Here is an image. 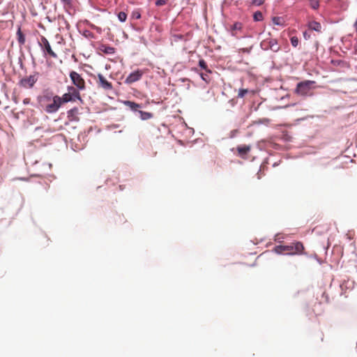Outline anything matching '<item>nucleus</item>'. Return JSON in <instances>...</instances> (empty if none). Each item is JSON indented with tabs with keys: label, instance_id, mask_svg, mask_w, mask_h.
<instances>
[{
	"label": "nucleus",
	"instance_id": "f257e3e1",
	"mask_svg": "<svg viewBox=\"0 0 357 357\" xmlns=\"http://www.w3.org/2000/svg\"><path fill=\"white\" fill-rule=\"evenodd\" d=\"M304 246L303 244L300 242H293L289 245H278L273 249L274 252L277 254L286 253L287 255H303L304 254Z\"/></svg>",
	"mask_w": 357,
	"mask_h": 357
},
{
	"label": "nucleus",
	"instance_id": "f03ea898",
	"mask_svg": "<svg viewBox=\"0 0 357 357\" xmlns=\"http://www.w3.org/2000/svg\"><path fill=\"white\" fill-rule=\"evenodd\" d=\"M68 93L60 96V102L61 105L68 102H75L77 100L82 101L80 93L75 89L74 86H68Z\"/></svg>",
	"mask_w": 357,
	"mask_h": 357
},
{
	"label": "nucleus",
	"instance_id": "7ed1b4c3",
	"mask_svg": "<svg viewBox=\"0 0 357 357\" xmlns=\"http://www.w3.org/2000/svg\"><path fill=\"white\" fill-rule=\"evenodd\" d=\"M69 77L71 79L73 86L77 89V91H84L86 89V82L84 78L76 71H70Z\"/></svg>",
	"mask_w": 357,
	"mask_h": 357
},
{
	"label": "nucleus",
	"instance_id": "20e7f679",
	"mask_svg": "<svg viewBox=\"0 0 357 357\" xmlns=\"http://www.w3.org/2000/svg\"><path fill=\"white\" fill-rule=\"evenodd\" d=\"M38 43L45 56H49L50 57L54 59L58 57L57 54L53 51L50 42L45 36H40V40H38Z\"/></svg>",
	"mask_w": 357,
	"mask_h": 357
},
{
	"label": "nucleus",
	"instance_id": "39448f33",
	"mask_svg": "<svg viewBox=\"0 0 357 357\" xmlns=\"http://www.w3.org/2000/svg\"><path fill=\"white\" fill-rule=\"evenodd\" d=\"M315 84L314 81L306 80L304 82H301L298 83L295 92L296 94L300 96H307L311 94V90L312 89V85Z\"/></svg>",
	"mask_w": 357,
	"mask_h": 357
},
{
	"label": "nucleus",
	"instance_id": "423d86ee",
	"mask_svg": "<svg viewBox=\"0 0 357 357\" xmlns=\"http://www.w3.org/2000/svg\"><path fill=\"white\" fill-rule=\"evenodd\" d=\"M261 47L264 50H271L274 52H277L280 50V47L278 43V40L275 38H268L263 40L261 42Z\"/></svg>",
	"mask_w": 357,
	"mask_h": 357
},
{
	"label": "nucleus",
	"instance_id": "0eeeda50",
	"mask_svg": "<svg viewBox=\"0 0 357 357\" xmlns=\"http://www.w3.org/2000/svg\"><path fill=\"white\" fill-rule=\"evenodd\" d=\"M52 100V102L47 104L45 107V112L50 114L56 112L61 106L59 96H54Z\"/></svg>",
	"mask_w": 357,
	"mask_h": 357
},
{
	"label": "nucleus",
	"instance_id": "6e6552de",
	"mask_svg": "<svg viewBox=\"0 0 357 357\" xmlns=\"http://www.w3.org/2000/svg\"><path fill=\"white\" fill-rule=\"evenodd\" d=\"M95 79L99 88L105 91H111L113 89L112 82H109L102 74L98 73Z\"/></svg>",
	"mask_w": 357,
	"mask_h": 357
},
{
	"label": "nucleus",
	"instance_id": "1a4fd4ad",
	"mask_svg": "<svg viewBox=\"0 0 357 357\" xmlns=\"http://www.w3.org/2000/svg\"><path fill=\"white\" fill-rule=\"evenodd\" d=\"M143 75V72L140 70H137L136 71L130 73L126 79L125 82L126 84H130L138 80H139Z\"/></svg>",
	"mask_w": 357,
	"mask_h": 357
},
{
	"label": "nucleus",
	"instance_id": "9d476101",
	"mask_svg": "<svg viewBox=\"0 0 357 357\" xmlns=\"http://www.w3.org/2000/svg\"><path fill=\"white\" fill-rule=\"evenodd\" d=\"M36 82L34 76H29L22 79L20 82L21 85L25 88H31Z\"/></svg>",
	"mask_w": 357,
	"mask_h": 357
},
{
	"label": "nucleus",
	"instance_id": "9b49d317",
	"mask_svg": "<svg viewBox=\"0 0 357 357\" xmlns=\"http://www.w3.org/2000/svg\"><path fill=\"white\" fill-rule=\"evenodd\" d=\"M238 154L240 157L245 158L246 155L250 151L251 146L250 145H241L238 146L236 148Z\"/></svg>",
	"mask_w": 357,
	"mask_h": 357
},
{
	"label": "nucleus",
	"instance_id": "f8f14e48",
	"mask_svg": "<svg viewBox=\"0 0 357 357\" xmlns=\"http://www.w3.org/2000/svg\"><path fill=\"white\" fill-rule=\"evenodd\" d=\"M79 113V109L77 107H73L68 111V118L70 121H78L79 118L77 116Z\"/></svg>",
	"mask_w": 357,
	"mask_h": 357
},
{
	"label": "nucleus",
	"instance_id": "ddd939ff",
	"mask_svg": "<svg viewBox=\"0 0 357 357\" xmlns=\"http://www.w3.org/2000/svg\"><path fill=\"white\" fill-rule=\"evenodd\" d=\"M124 105L128 107L132 111H134V112L138 111V109L142 107L139 104L136 103L132 101H130V100L124 101Z\"/></svg>",
	"mask_w": 357,
	"mask_h": 357
},
{
	"label": "nucleus",
	"instance_id": "4468645a",
	"mask_svg": "<svg viewBox=\"0 0 357 357\" xmlns=\"http://www.w3.org/2000/svg\"><path fill=\"white\" fill-rule=\"evenodd\" d=\"M243 28V24L241 22H236L232 25L231 27V34L234 36H236L239 32L241 31Z\"/></svg>",
	"mask_w": 357,
	"mask_h": 357
},
{
	"label": "nucleus",
	"instance_id": "2eb2a0df",
	"mask_svg": "<svg viewBox=\"0 0 357 357\" xmlns=\"http://www.w3.org/2000/svg\"><path fill=\"white\" fill-rule=\"evenodd\" d=\"M99 50L107 54H113L115 53L114 47L106 45H100Z\"/></svg>",
	"mask_w": 357,
	"mask_h": 357
},
{
	"label": "nucleus",
	"instance_id": "dca6fc26",
	"mask_svg": "<svg viewBox=\"0 0 357 357\" xmlns=\"http://www.w3.org/2000/svg\"><path fill=\"white\" fill-rule=\"evenodd\" d=\"M309 29L316 31L317 32L321 31V25L319 22H317L316 21H312L310 22L308 24Z\"/></svg>",
	"mask_w": 357,
	"mask_h": 357
},
{
	"label": "nucleus",
	"instance_id": "f3484780",
	"mask_svg": "<svg viewBox=\"0 0 357 357\" xmlns=\"http://www.w3.org/2000/svg\"><path fill=\"white\" fill-rule=\"evenodd\" d=\"M17 40L20 45H23L25 43V36L20 28L17 31Z\"/></svg>",
	"mask_w": 357,
	"mask_h": 357
},
{
	"label": "nucleus",
	"instance_id": "a211bd4d",
	"mask_svg": "<svg viewBox=\"0 0 357 357\" xmlns=\"http://www.w3.org/2000/svg\"><path fill=\"white\" fill-rule=\"evenodd\" d=\"M272 22L275 25H279L282 26L285 25V21L282 17H273L272 18Z\"/></svg>",
	"mask_w": 357,
	"mask_h": 357
},
{
	"label": "nucleus",
	"instance_id": "6ab92c4d",
	"mask_svg": "<svg viewBox=\"0 0 357 357\" xmlns=\"http://www.w3.org/2000/svg\"><path fill=\"white\" fill-rule=\"evenodd\" d=\"M140 114V118L142 120H148L153 117V114L148 112L138 111Z\"/></svg>",
	"mask_w": 357,
	"mask_h": 357
},
{
	"label": "nucleus",
	"instance_id": "aec40b11",
	"mask_svg": "<svg viewBox=\"0 0 357 357\" xmlns=\"http://www.w3.org/2000/svg\"><path fill=\"white\" fill-rule=\"evenodd\" d=\"M253 19L255 22L262 21L264 19L262 13L261 11H256L253 15Z\"/></svg>",
	"mask_w": 357,
	"mask_h": 357
},
{
	"label": "nucleus",
	"instance_id": "412c9836",
	"mask_svg": "<svg viewBox=\"0 0 357 357\" xmlns=\"http://www.w3.org/2000/svg\"><path fill=\"white\" fill-rule=\"evenodd\" d=\"M199 66L204 70L206 71L207 73H211V70L208 68L206 61L204 59H200L199 61Z\"/></svg>",
	"mask_w": 357,
	"mask_h": 357
},
{
	"label": "nucleus",
	"instance_id": "4be33fe9",
	"mask_svg": "<svg viewBox=\"0 0 357 357\" xmlns=\"http://www.w3.org/2000/svg\"><path fill=\"white\" fill-rule=\"evenodd\" d=\"M309 2L310 7L314 10L319 7V0H309Z\"/></svg>",
	"mask_w": 357,
	"mask_h": 357
},
{
	"label": "nucleus",
	"instance_id": "5701e85b",
	"mask_svg": "<svg viewBox=\"0 0 357 357\" xmlns=\"http://www.w3.org/2000/svg\"><path fill=\"white\" fill-rule=\"evenodd\" d=\"M65 8H71L73 6V0H60Z\"/></svg>",
	"mask_w": 357,
	"mask_h": 357
},
{
	"label": "nucleus",
	"instance_id": "b1692460",
	"mask_svg": "<svg viewBox=\"0 0 357 357\" xmlns=\"http://www.w3.org/2000/svg\"><path fill=\"white\" fill-rule=\"evenodd\" d=\"M118 19L121 22H126L127 19V14L125 12H120L118 14Z\"/></svg>",
	"mask_w": 357,
	"mask_h": 357
},
{
	"label": "nucleus",
	"instance_id": "393cba45",
	"mask_svg": "<svg viewBox=\"0 0 357 357\" xmlns=\"http://www.w3.org/2000/svg\"><path fill=\"white\" fill-rule=\"evenodd\" d=\"M249 92V90L248 89H239L238 91V98H243L245 97V96Z\"/></svg>",
	"mask_w": 357,
	"mask_h": 357
},
{
	"label": "nucleus",
	"instance_id": "a878e982",
	"mask_svg": "<svg viewBox=\"0 0 357 357\" xmlns=\"http://www.w3.org/2000/svg\"><path fill=\"white\" fill-rule=\"evenodd\" d=\"M292 46L297 47L299 43V40L296 36H292L290 39Z\"/></svg>",
	"mask_w": 357,
	"mask_h": 357
},
{
	"label": "nucleus",
	"instance_id": "bb28decb",
	"mask_svg": "<svg viewBox=\"0 0 357 357\" xmlns=\"http://www.w3.org/2000/svg\"><path fill=\"white\" fill-rule=\"evenodd\" d=\"M131 17L135 19H140L141 18V13L139 10H133L131 15Z\"/></svg>",
	"mask_w": 357,
	"mask_h": 357
},
{
	"label": "nucleus",
	"instance_id": "cd10ccee",
	"mask_svg": "<svg viewBox=\"0 0 357 357\" xmlns=\"http://www.w3.org/2000/svg\"><path fill=\"white\" fill-rule=\"evenodd\" d=\"M169 0H158L155 2L157 6H162L167 3Z\"/></svg>",
	"mask_w": 357,
	"mask_h": 357
},
{
	"label": "nucleus",
	"instance_id": "c85d7f7f",
	"mask_svg": "<svg viewBox=\"0 0 357 357\" xmlns=\"http://www.w3.org/2000/svg\"><path fill=\"white\" fill-rule=\"evenodd\" d=\"M173 38H174V41H176V42L179 40L184 39V36L182 34H179V33L174 34L173 35Z\"/></svg>",
	"mask_w": 357,
	"mask_h": 357
},
{
	"label": "nucleus",
	"instance_id": "c756f323",
	"mask_svg": "<svg viewBox=\"0 0 357 357\" xmlns=\"http://www.w3.org/2000/svg\"><path fill=\"white\" fill-rule=\"evenodd\" d=\"M200 76L205 82H208L209 81V77L207 73H201Z\"/></svg>",
	"mask_w": 357,
	"mask_h": 357
},
{
	"label": "nucleus",
	"instance_id": "7c9ffc66",
	"mask_svg": "<svg viewBox=\"0 0 357 357\" xmlns=\"http://www.w3.org/2000/svg\"><path fill=\"white\" fill-rule=\"evenodd\" d=\"M264 3V0H253L252 3L256 6H261Z\"/></svg>",
	"mask_w": 357,
	"mask_h": 357
},
{
	"label": "nucleus",
	"instance_id": "2f4dec72",
	"mask_svg": "<svg viewBox=\"0 0 357 357\" xmlns=\"http://www.w3.org/2000/svg\"><path fill=\"white\" fill-rule=\"evenodd\" d=\"M30 101H31V99H30V98H24V99L23 100V103H24V105H27V104H29V103H30Z\"/></svg>",
	"mask_w": 357,
	"mask_h": 357
},
{
	"label": "nucleus",
	"instance_id": "473e14b6",
	"mask_svg": "<svg viewBox=\"0 0 357 357\" xmlns=\"http://www.w3.org/2000/svg\"><path fill=\"white\" fill-rule=\"evenodd\" d=\"M303 36L306 40L309 39L310 37V36L306 31L303 33Z\"/></svg>",
	"mask_w": 357,
	"mask_h": 357
}]
</instances>
